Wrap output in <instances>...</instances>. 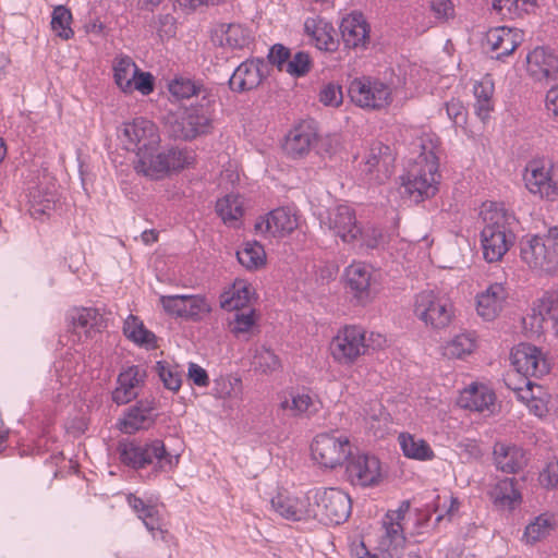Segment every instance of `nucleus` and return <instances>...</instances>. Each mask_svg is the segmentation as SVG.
<instances>
[{"label": "nucleus", "instance_id": "obj_1", "mask_svg": "<svg viewBox=\"0 0 558 558\" xmlns=\"http://www.w3.org/2000/svg\"><path fill=\"white\" fill-rule=\"evenodd\" d=\"M120 462L136 471L144 482L170 476L179 466L181 451L169 449L160 438L126 440L118 446Z\"/></svg>", "mask_w": 558, "mask_h": 558}, {"label": "nucleus", "instance_id": "obj_2", "mask_svg": "<svg viewBox=\"0 0 558 558\" xmlns=\"http://www.w3.org/2000/svg\"><path fill=\"white\" fill-rule=\"evenodd\" d=\"M417 156L400 177L402 194L411 202L421 203L434 197L441 180L437 155L438 138L434 134H423L413 143Z\"/></svg>", "mask_w": 558, "mask_h": 558}, {"label": "nucleus", "instance_id": "obj_3", "mask_svg": "<svg viewBox=\"0 0 558 558\" xmlns=\"http://www.w3.org/2000/svg\"><path fill=\"white\" fill-rule=\"evenodd\" d=\"M481 248L487 263L500 262L515 241L513 213L500 203L484 202L480 208Z\"/></svg>", "mask_w": 558, "mask_h": 558}, {"label": "nucleus", "instance_id": "obj_4", "mask_svg": "<svg viewBox=\"0 0 558 558\" xmlns=\"http://www.w3.org/2000/svg\"><path fill=\"white\" fill-rule=\"evenodd\" d=\"M320 228L342 243L359 250L376 248L383 234L374 226H363L357 221L355 209L349 204H337L318 213Z\"/></svg>", "mask_w": 558, "mask_h": 558}, {"label": "nucleus", "instance_id": "obj_5", "mask_svg": "<svg viewBox=\"0 0 558 558\" xmlns=\"http://www.w3.org/2000/svg\"><path fill=\"white\" fill-rule=\"evenodd\" d=\"M196 155L187 147H169L160 149L153 145L133 159L136 173L151 180H162L172 173L180 172L194 165Z\"/></svg>", "mask_w": 558, "mask_h": 558}, {"label": "nucleus", "instance_id": "obj_6", "mask_svg": "<svg viewBox=\"0 0 558 558\" xmlns=\"http://www.w3.org/2000/svg\"><path fill=\"white\" fill-rule=\"evenodd\" d=\"M520 259L538 275L558 274V229L545 234H526L519 242Z\"/></svg>", "mask_w": 558, "mask_h": 558}, {"label": "nucleus", "instance_id": "obj_7", "mask_svg": "<svg viewBox=\"0 0 558 558\" xmlns=\"http://www.w3.org/2000/svg\"><path fill=\"white\" fill-rule=\"evenodd\" d=\"M413 313L426 328L442 330L456 319V306L446 292L436 289L422 290L414 295Z\"/></svg>", "mask_w": 558, "mask_h": 558}, {"label": "nucleus", "instance_id": "obj_8", "mask_svg": "<svg viewBox=\"0 0 558 558\" xmlns=\"http://www.w3.org/2000/svg\"><path fill=\"white\" fill-rule=\"evenodd\" d=\"M525 190L546 202L558 201V170L551 160L537 157L529 160L522 171Z\"/></svg>", "mask_w": 558, "mask_h": 558}, {"label": "nucleus", "instance_id": "obj_9", "mask_svg": "<svg viewBox=\"0 0 558 558\" xmlns=\"http://www.w3.org/2000/svg\"><path fill=\"white\" fill-rule=\"evenodd\" d=\"M366 352V331L357 325L340 327L328 344L330 357L340 366L354 365Z\"/></svg>", "mask_w": 558, "mask_h": 558}, {"label": "nucleus", "instance_id": "obj_10", "mask_svg": "<svg viewBox=\"0 0 558 558\" xmlns=\"http://www.w3.org/2000/svg\"><path fill=\"white\" fill-rule=\"evenodd\" d=\"M111 70L117 88L125 95L138 93L148 96L155 90V76L141 70L129 56H117L112 60Z\"/></svg>", "mask_w": 558, "mask_h": 558}, {"label": "nucleus", "instance_id": "obj_11", "mask_svg": "<svg viewBox=\"0 0 558 558\" xmlns=\"http://www.w3.org/2000/svg\"><path fill=\"white\" fill-rule=\"evenodd\" d=\"M351 101L366 111H381L393 101V92L385 82L371 76L356 77L348 89Z\"/></svg>", "mask_w": 558, "mask_h": 558}, {"label": "nucleus", "instance_id": "obj_12", "mask_svg": "<svg viewBox=\"0 0 558 558\" xmlns=\"http://www.w3.org/2000/svg\"><path fill=\"white\" fill-rule=\"evenodd\" d=\"M313 517L325 524L344 522L352 509L350 496L339 488L312 489Z\"/></svg>", "mask_w": 558, "mask_h": 558}, {"label": "nucleus", "instance_id": "obj_13", "mask_svg": "<svg viewBox=\"0 0 558 558\" xmlns=\"http://www.w3.org/2000/svg\"><path fill=\"white\" fill-rule=\"evenodd\" d=\"M344 283L353 303L357 306H367L377 295L378 274L375 268L364 262H352L345 267Z\"/></svg>", "mask_w": 558, "mask_h": 558}, {"label": "nucleus", "instance_id": "obj_14", "mask_svg": "<svg viewBox=\"0 0 558 558\" xmlns=\"http://www.w3.org/2000/svg\"><path fill=\"white\" fill-rule=\"evenodd\" d=\"M120 146L134 154V158L153 145H159L161 137L158 126L146 118H135L120 124L117 129Z\"/></svg>", "mask_w": 558, "mask_h": 558}, {"label": "nucleus", "instance_id": "obj_15", "mask_svg": "<svg viewBox=\"0 0 558 558\" xmlns=\"http://www.w3.org/2000/svg\"><path fill=\"white\" fill-rule=\"evenodd\" d=\"M409 508V502H403L397 510L388 511L384 517L375 544L381 558H400L405 544L403 520Z\"/></svg>", "mask_w": 558, "mask_h": 558}, {"label": "nucleus", "instance_id": "obj_16", "mask_svg": "<svg viewBox=\"0 0 558 558\" xmlns=\"http://www.w3.org/2000/svg\"><path fill=\"white\" fill-rule=\"evenodd\" d=\"M352 446L344 435L322 433L311 444V456L320 468L333 470L347 462Z\"/></svg>", "mask_w": 558, "mask_h": 558}, {"label": "nucleus", "instance_id": "obj_17", "mask_svg": "<svg viewBox=\"0 0 558 558\" xmlns=\"http://www.w3.org/2000/svg\"><path fill=\"white\" fill-rule=\"evenodd\" d=\"M159 302L168 315L194 323L204 320L213 311V302L204 294L161 295Z\"/></svg>", "mask_w": 558, "mask_h": 558}, {"label": "nucleus", "instance_id": "obj_18", "mask_svg": "<svg viewBox=\"0 0 558 558\" xmlns=\"http://www.w3.org/2000/svg\"><path fill=\"white\" fill-rule=\"evenodd\" d=\"M126 501L155 542H160L167 547L174 545V537L167 529L157 504L146 502L134 494H129Z\"/></svg>", "mask_w": 558, "mask_h": 558}, {"label": "nucleus", "instance_id": "obj_19", "mask_svg": "<svg viewBox=\"0 0 558 558\" xmlns=\"http://www.w3.org/2000/svg\"><path fill=\"white\" fill-rule=\"evenodd\" d=\"M299 227V215L294 208L278 207L260 216L255 222V230L265 239H283Z\"/></svg>", "mask_w": 558, "mask_h": 558}, {"label": "nucleus", "instance_id": "obj_20", "mask_svg": "<svg viewBox=\"0 0 558 558\" xmlns=\"http://www.w3.org/2000/svg\"><path fill=\"white\" fill-rule=\"evenodd\" d=\"M215 96L202 100L196 106L187 108L178 121L179 135L184 140H193L206 134L211 129Z\"/></svg>", "mask_w": 558, "mask_h": 558}, {"label": "nucleus", "instance_id": "obj_21", "mask_svg": "<svg viewBox=\"0 0 558 558\" xmlns=\"http://www.w3.org/2000/svg\"><path fill=\"white\" fill-rule=\"evenodd\" d=\"M271 510L289 521H302L313 517L312 489L305 494L294 495L287 490L278 492L270 499Z\"/></svg>", "mask_w": 558, "mask_h": 558}, {"label": "nucleus", "instance_id": "obj_22", "mask_svg": "<svg viewBox=\"0 0 558 558\" xmlns=\"http://www.w3.org/2000/svg\"><path fill=\"white\" fill-rule=\"evenodd\" d=\"M348 481L355 486L371 487L381 481V464L377 457L367 453H352L347 460Z\"/></svg>", "mask_w": 558, "mask_h": 558}, {"label": "nucleus", "instance_id": "obj_23", "mask_svg": "<svg viewBox=\"0 0 558 558\" xmlns=\"http://www.w3.org/2000/svg\"><path fill=\"white\" fill-rule=\"evenodd\" d=\"M510 361L515 371L524 376L542 377L550 372V363L536 345L519 343L512 348Z\"/></svg>", "mask_w": 558, "mask_h": 558}, {"label": "nucleus", "instance_id": "obj_24", "mask_svg": "<svg viewBox=\"0 0 558 558\" xmlns=\"http://www.w3.org/2000/svg\"><path fill=\"white\" fill-rule=\"evenodd\" d=\"M514 392L517 399L535 416L539 418L548 414L558 416V396L551 395L545 387L526 381L524 387L517 388Z\"/></svg>", "mask_w": 558, "mask_h": 558}, {"label": "nucleus", "instance_id": "obj_25", "mask_svg": "<svg viewBox=\"0 0 558 558\" xmlns=\"http://www.w3.org/2000/svg\"><path fill=\"white\" fill-rule=\"evenodd\" d=\"M509 292L501 282H493L474 298L475 312L484 322L496 320L506 308Z\"/></svg>", "mask_w": 558, "mask_h": 558}, {"label": "nucleus", "instance_id": "obj_26", "mask_svg": "<svg viewBox=\"0 0 558 558\" xmlns=\"http://www.w3.org/2000/svg\"><path fill=\"white\" fill-rule=\"evenodd\" d=\"M279 408L296 417H311L322 409L318 396L307 389H290L279 395Z\"/></svg>", "mask_w": 558, "mask_h": 558}, {"label": "nucleus", "instance_id": "obj_27", "mask_svg": "<svg viewBox=\"0 0 558 558\" xmlns=\"http://www.w3.org/2000/svg\"><path fill=\"white\" fill-rule=\"evenodd\" d=\"M317 140L318 134L312 123L302 121L286 134L282 149L293 160L303 159L310 154Z\"/></svg>", "mask_w": 558, "mask_h": 558}, {"label": "nucleus", "instance_id": "obj_28", "mask_svg": "<svg viewBox=\"0 0 558 558\" xmlns=\"http://www.w3.org/2000/svg\"><path fill=\"white\" fill-rule=\"evenodd\" d=\"M522 31L508 26L490 28L485 36L484 45L492 52L493 58L500 60L510 56L522 44Z\"/></svg>", "mask_w": 558, "mask_h": 558}, {"label": "nucleus", "instance_id": "obj_29", "mask_svg": "<svg viewBox=\"0 0 558 558\" xmlns=\"http://www.w3.org/2000/svg\"><path fill=\"white\" fill-rule=\"evenodd\" d=\"M340 33L345 47L366 49L371 39V25L362 12L352 11L340 23Z\"/></svg>", "mask_w": 558, "mask_h": 558}, {"label": "nucleus", "instance_id": "obj_30", "mask_svg": "<svg viewBox=\"0 0 558 558\" xmlns=\"http://www.w3.org/2000/svg\"><path fill=\"white\" fill-rule=\"evenodd\" d=\"M391 158L389 147L381 143H374L361 163V171L369 182L381 183L390 174Z\"/></svg>", "mask_w": 558, "mask_h": 558}, {"label": "nucleus", "instance_id": "obj_31", "mask_svg": "<svg viewBox=\"0 0 558 558\" xmlns=\"http://www.w3.org/2000/svg\"><path fill=\"white\" fill-rule=\"evenodd\" d=\"M267 74V64L260 59H248L242 62L229 80L230 88L242 93L256 88Z\"/></svg>", "mask_w": 558, "mask_h": 558}, {"label": "nucleus", "instance_id": "obj_32", "mask_svg": "<svg viewBox=\"0 0 558 558\" xmlns=\"http://www.w3.org/2000/svg\"><path fill=\"white\" fill-rule=\"evenodd\" d=\"M304 34L317 49L335 51L338 47L336 29L327 19L315 15L304 21Z\"/></svg>", "mask_w": 558, "mask_h": 558}, {"label": "nucleus", "instance_id": "obj_33", "mask_svg": "<svg viewBox=\"0 0 558 558\" xmlns=\"http://www.w3.org/2000/svg\"><path fill=\"white\" fill-rule=\"evenodd\" d=\"M214 41L229 50L250 48L254 40L253 31L240 23L220 24L214 31Z\"/></svg>", "mask_w": 558, "mask_h": 558}, {"label": "nucleus", "instance_id": "obj_34", "mask_svg": "<svg viewBox=\"0 0 558 558\" xmlns=\"http://www.w3.org/2000/svg\"><path fill=\"white\" fill-rule=\"evenodd\" d=\"M146 372L143 367L132 365L124 368L118 376L117 387L112 392V400L117 404H126L138 395L144 385Z\"/></svg>", "mask_w": 558, "mask_h": 558}, {"label": "nucleus", "instance_id": "obj_35", "mask_svg": "<svg viewBox=\"0 0 558 558\" xmlns=\"http://www.w3.org/2000/svg\"><path fill=\"white\" fill-rule=\"evenodd\" d=\"M495 392L483 383H472L460 391L457 403L463 409L484 412L493 411Z\"/></svg>", "mask_w": 558, "mask_h": 558}, {"label": "nucleus", "instance_id": "obj_36", "mask_svg": "<svg viewBox=\"0 0 558 558\" xmlns=\"http://www.w3.org/2000/svg\"><path fill=\"white\" fill-rule=\"evenodd\" d=\"M526 71L535 81L555 77L558 74V58L544 47H536L526 56Z\"/></svg>", "mask_w": 558, "mask_h": 558}, {"label": "nucleus", "instance_id": "obj_37", "mask_svg": "<svg viewBox=\"0 0 558 558\" xmlns=\"http://www.w3.org/2000/svg\"><path fill=\"white\" fill-rule=\"evenodd\" d=\"M477 347L478 340L475 332L463 330L453 335L441 344L440 354L450 361H466L475 353Z\"/></svg>", "mask_w": 558, "mask_h": 558}, {"label": "nucleus", "instance_id": "obj_38", "mask_svg": "<svg viewBox=\"0 0 558 558\" xmlns=\"http://www.w3.org/2000/svg\"><path fill=\"white\" fill-rule=\"evenodd\" d=\"M254 296L255 290L252 284L245 279L238 278L220 294V306L228 312L246 310L250 308Z\"/></svg>", "mask_w": 558, "mask_h": 558}, {"label": "nucleus", "instance_id": "obj_39", "mask_svg": "<svg viewBox=\"0 0 558 558\" xmlns=\"http://www.w3.org/2000/svg\"><path fill=\"white\" fill-rule=\"evenodd\" d=\"M68 318L73 330L86 338L93 337L106 327L104 315L93 307H74L69 312Z\"/></svg>", "mask_w": 558, "mask_h": 558}, {"label": "nucleus", "instance_id": "obj_40", "mask_svg": "<svg viewBox=\"0 0 558 558\" xmlns=\"http://www.w3.org/2000/svg\"><path fill=\"white\" fill-rule=\"evenodd\" d=\"M493 457L496 468L504 473H517L527 461L522 448L502 441L495 444Z\"/></svg>", "mask_w": 558, "mask_h": 558}, {"label": "nucleus", "instance_id": "obj_41", "mask_svg": "<svg viewBox=\"0 0 558 558\" xmlns=\"http://www.w3.org/2000/svg\"><path fill=\"white\" fill-rule=\"evenodd\" d=\"M398 444L402 454L408 459L427 462L436 457L429 442L414 434L408 432L400 433L398 435Z\"/></svg>", "mask_w": 558, "mask_h": 558}, {"label": "nucleus", "instance_id": "obj_42", "mask_svg": "<svg viewBox=\"0 0 558 558\" xmlns=\"http://www.w3.org/2000/svg\"><path fill=\"white\" fill-rule=\"evenodd\" d=\"M489 497L494 506L500 510H512L522 500L513 478H502L496 482L489 490Z\"/></svg>", "mask_w": 558, "mask_h": 558}, {"label": "nucleus", "instance_id": "obj_43", "mask_svg": "<svg viewBox=\"0 0 558 558\" xmlns=\"http://www.w3.org/2000/svg\"><path fill=\"white\" fill-rule=\"evenodd\" d=\"M167 87L170 95L177 100L187 99L192 96H201L204 100L215 96L211 89L204 86L203 83L184 76L173 77L168 82Z\"/></svg>", "mask_w": 558, "mask_h": 558}, {"label": "nucleus", "instance_id": "obj_44", "mask_svg": "<svg viewBox=\"0 0 558 558\" xmlns=\"http://www.w3.org/2000/svg\"><path fill=\"white\" fill-rule=\"evenodd\" d=\"M494 92L495 84L490 75L483 76L473 86L475 97L474 110L483 122L489 118L490 112L494 110Z\"/></svg>", "mask_w": 558, "mask_h": 558}, {"label": "nucleus", "instance_id": "obj_45", "mask_svg": "<svg viewBox=\"0 0 558 558\" xmlns=\"http://www.w3.org/2000/svg\"><path fill=\"white\" fill-rule=\"evenodd\" d=\"M150 412V408L142 404H135L129 408L117 423L119 430L123 434L131 435L149 427L153 423Z\"/></svg>", "mask_w": 558, "mask_h": 558}, {"label": "nucleus", "instance_id": "obj_46", "mask_svg": "<svg viewBox=\"0 0 558 558\" xmlns=\"http://www.w3.org/2000/svg\"><path fill=\"white\" fill-rule=\"evenodd\" d=\"M123 332L129 340L146 350H154L158 347L156 335L134 315H129L124 320Z\"/></svg>", "mask_w": 558, "mask_h": 558}, {"label": "nucleus", "instance_id": "obj_47", "mask_svg": "<svg viewBox=\"0 0 558 558\" xmlns=\"http://www.w3.org/2000/svg\"><path fill=\"white\" fill-rule=\"evenodd\" d=\"M216 211L225 225L236 227L245 211L244 198L239 194H227L217 201Z\"/></svg>", "mask_w": 558, "mask_h": 558}, {"label": "nucleus", "instance_id": "obj_48", "mask_svg": "<svg viewBox=\"0 0 558 558\" xmlns=\"http://www.w3.org/2000/svg\"><path fill=\"white\" fill-rule=\"evenodd\" d=\"M493 10L508 19H522L534 14L538 8L537 0H493Z\"/></svg>", "mask_w": 558, "mask_h": 558}, {"label": "nucleus", "instance_id": "obj_49", "mask_svg": "<svg viewBox=\"0 0 558 558\" xmlns=\"http://www.w3.org/2000/svg\"><path fill=\"white\" fill-rule=\"evenodd\" d=\"M211 395L223 401L242 400V379L235 375H220L214 380Z\"/></svg>", "mask_w": 558, "mask_h": 558}, {"label": "nucleus", "instance_id": "obj_50", "mask_svg": "<svg viewBox=\"0 0 558 558\" xmlns=\"http://www.w3.org/2000/svg\"><path fill=\"white\" fill-rule=\"evenodd\" d=\"M239 263L247 270H257L266 265L265 248L256 241H248L236 252Z\"/></svg>", "mask_w": 558, "mask_h": 558}, {"label": "nucleus", "instance_id": "obj_51", "mask_svg": "<svg viewBox=\"0 0 558 558\" xmlns=\"http://www.w3.org/2000/svg\"><path fill=\"white\" fill-rule=\"evenodd\" d=\"M235 312L229 324L231 333L238 338L250 337L256 328L258 319L255 310L246 308Z\"/></svg>", "mask_w": 558, "mask_h": 558}, {"label": "nucleus", "instance_id": "obj_52", "mask_svg": "<svg viewBox=\"0 0 558 558\" xmlns=\"http://www.w3.org/2000/svg\"><path fill=\"white\" fill-rule=\"evenodd\" d=\"M72 13L64 5H58L53 9L51 14V29L56 36L63 40H69L74 36V31L71 27Z\"/></svg>", "mask_w": 558, "mask_h": 558}, {"label": "nucleus", "instance_id": "obj_53", "mask_svg": "<svg viewBox=\"0 0 558 558\" xmlns=\"http://www.w3.org/2000/svg\"><path fill=\"white\" fill-rule=\"evenodd\" d=\"M156 372L165 388L172 392L180 390L182 385V369L179 365L168 361H158Z\"/></svg>", "mask_w": 558, "mask_h": 558}, {"label": "nucleus", "instance_id": "obj_54", "mask_svg": "<svg viewBox=\"0 0 558 558\" xmlns=\"http://www.w3.org/2000/svg\"><path fill=\"white\" fill-rule=\"evenodd\" d=\"M554 519L548 514H541L531 522L524 532V538L527 543H536L546 537L554 526Z\"/></svg>", "mask_w": 558, "mask_h": 558}, {"label": "nucleus", "instance_id": "obj_55", "mask_svg": "<svg viewBox=\"0 0 558 558\" xmlns=\"http://www.w3.org/2000/svg\"><path fill=\"white\" fill-rule=\"evenodd\" d=\"M252 364L263 373H272L281 366L279 357L266 345L256 347Z\"/></svg>", "mask_w": 558, "mask_h": 558}, {"label": "nucleus", "instance_id": "obj_56", "mask_svg": "<svg viewBox=\"0 0 558 558\" xmlns=\"http://www.w3.org/2000/svg\"><path fill=\"white\" fill-rule=\"evenodd\" d=\"M311 65L312 61L310 54L304 51H299L289 59L283 71L293 77H302L310 72Z\"/></svg>", "mask_w": 558, "mask_h": 558}, {"label": "nucleus", "instance_id": "obj_57", "mask_svg": "<svg viewBox=\"0 0 558 558\" xmlns=\"http://www.w3.org/2000/svg\"><path fill=\"white\" fill-rule=\"evenodd\" d=\"M53 208V196L46 195L41 197L37 191L29 193V213L35 218L47 215Z\"/></svg>", "mask_w": 558, "mask_h": 558}, {"label": "nucleus", "instance_id": "obj_58", "mask_svg": "<svg viewBox=\"0 0 558 558\" xmlns=\"http://www.w3.org/2000/svg\"><path fill=\"white\" fill-rule=\"evenodd\" d=\"M429 9L434 17L439 22H448L456 15L452 0H429Z\"/></svg>", "mask_w": 558, "mask_h": 558}, {"label": "nucleus", "instance_id": "obj_59", "mask_svg": "<svg viewBox=\"0 0 558 558\" xmlns=\"http://www.w3.org/2000/svg\"><path fill=\"white\" fill-rule=\"evenodd\" d=\"M315 144H317V154L322 157H332L342 148L341 137L338 134L326 135L318 138Z\"/></svg>", "mask_w": 558, "mask_h": 558}, {"label": "nucleus", "instance_id": "obj_60", "mask_svg": "<svg viewBox=\"0 0 558 558\" xmlns=\"http://www.w3.org/2000/svg\"><path fill=\"white\" fill-rule=\"evenodd\" d=\"M319 101L327 107H339L343 101L341 86L333 83L325 85L319 92Z\"/></svg>", "mask_w": 558, "mask_h": 558}, {"label": "nucleus", "instance_id": "obj_61", "mask_svg": "<svg viewBox=\"0 0 558 558\" xmlns=\"http://www.w3.org/2000/svg\"><path fill=\"white\" fill-rule=\"evenodd\" d=\"M156 32L158 37L163 40H169L177 34L175 19L171 14H161L156 20Z\"/></svg>", "mask_w": 558, "mask_h": 558}, {"label": "nucleus", "instance_id": "obj_62", "mask_svg": "<svg viewBox=\"0 0 558 558\" xmlns=\"http://www.w3.org/2000/svg\"><path fill=\"white\" fill-rule=\"evenodd\" d=\"M446 111L448 118L451 120L456 128L464 129L468 112L462 101L459 99H451L446 104Z\"/></svg>", "mask_w": 558, "mask_h": 558}, {"label": "nucleus", "instance_id": "obj_63", "mask_svg": "<svg viewBox=\"0 0 558 558\" xmlns=\"http://www.w3.org/2000/svg\"><path fill=\"white\" fill-rule=\"evenodd\" d=\"M432 77L427 70L414 66L411 69L405 84L413 86L417 89L416 92H426L430 87L429 81H432Z\"/></svg>", "mask_w": 558, "mask_h": 558}, {"label": "nucleus", "instance_id": "obj_64", "mask_svg": "<svg viewBox=\"0 0 558 558\" xmlns=\"http://www.w3.org/2000/svg\"><path fill=\"white\" fill-rule=\"evenodd\" d=\"M538 481L544 487H555L558 484V460L549 461L541 472Z\"/></svg>", "mask_w": 558, "mask_h": 558}]
</instances>
